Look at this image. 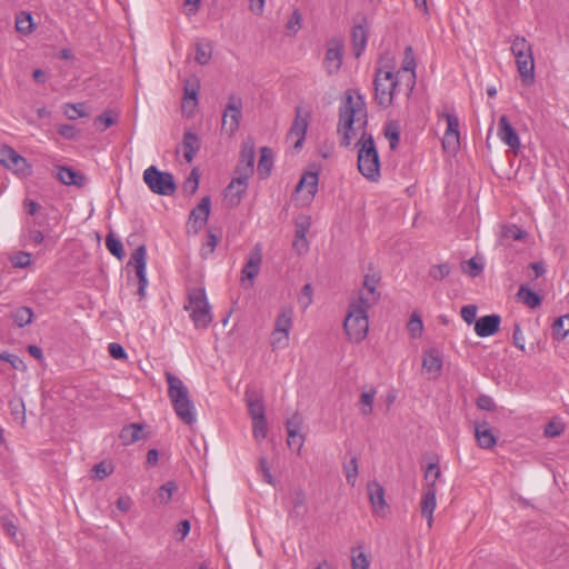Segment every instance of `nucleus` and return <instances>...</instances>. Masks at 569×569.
<instances>
[{"instance_id": "1", "label": "nucleus", "mask_w": 569, "mask_h": 569, "mask_svg": "<svg viewBox=\"0 0 569 569\" xmlns=\"http://www.w3.org/2000/svg\"><path fill=\"white\" fill-rule=\"evenodd\" d=\"M367 126L368 111L363 96L357 91H347L339 107L337 132L340 146L350 147L357 131H361L356 143L358 170L366 179L377 182L381 176L380 158L372 134L366 131Z\"/></svg>"}, {"instance_id": "2", "label": "nucleus", "mask_w": 569, "mask_h": 569, "mask_svg": "<svg viewBox=\"0 0 569 569\" xmlns=\"http://www.w3.org/2000/svg\"><path fill=\"white\" fill-rule=\"evenodd\" d=\"M375 100L381 108H388L392 104L397 94L405 93L407 97L413 91L412 76L408 73L397 74L386 68H379L376 71L375 80Z\"/></svg>"}, {"instance_id": "3", "label": "nucleus", "mask_w": 569, "mask_h": 569, "mask_svg": "<svg viewBox=\"0 0 569 569\" xmlns=\"http://www.w3.org/2000/svg\"><path fill=\"white\" fill-rule=\"evenodd\" d=\"M372 306H366L358 300H353L349 303L343 328L351 341L360 342L367 337L369 330L368 310Z\"/></svg>"}, {"instance_id": "4", "label": "nucleus", "mask_w": 569, "mask_h": 569, "mask_svg": "<svg viewBox=\"0 0 569 569\" xmlns=\"http://www.w3.org/2000/svg\"><path fill=\"white\" fill-rule=\"evenodd\" d=\"M184 308L190 310V318L197 328H206L212 321V315L204 289L190 291L188 305H186Z\"/></svg>"}, {"instance_id": "5", "label": "nucleus", "mask_w": 569, "mask_h": 569, "mask_svg": "<svg viewBox=\"0 0 569 569\" xmlns=\"http://www.w3.org/2000/svg\"><path fill=\"white\" fill-rule=\"evenodd\" d=\"M143 181L149 189L160 196H171L177 186L170 172L160 171L156 166H150L143 172Z\"/></svg>"}, {"instance_id": "6", "label": "nucleus", "mask_w": 569, "mask_h": 569, "mask_svg": "<svg viewBox=\"0 0 569 569\" xmlns=\"http://www.w3.org/2000/svg\"><path fill=\"white\" fill-rule=\"evenodd\" d=\"M242 116V100L241 98L230 94L228 103L222 113L221 130L228 136L234 134L239 129L240 120Z\"/></svg>"}, {"instance_id": "7", "label": "nucleus", "mask_w": 569, "mask_h": 569, "mask_svg": "<svg viewBox=\"0 0 569 569\" xmlns=\"http://www.w3.org/2000/svg\"><path fill=\"white\" fill-rule=\"evenodd\" d=\"M438 117L443 118L447 123L442 138V148L446 152L455 154L460 147L459 118L455 112H442Z\"/></svg>"}, {"instance_id": "8", "label": "nucleus", "mask_w": 569, "mask_h": 569, "mask_svg": "<svg viewBox=\"0 0 569 569\" xmlns=\"http://www.w3.org/2000/svg\"><path fill=\"white\" fill-rule=\"evenodd\" d=\"M256 146L251 138L242 142L239 163L236 168V174H242L250 178L254 170Z\"/></svg>"}, {"instance_id": "9", "label": "nucleus", "mask_w": 569, "mask_h": 569, "mask_svg": "<svg viewBox=\"0 0 569 569\" xmlns=\"http://www.w3.org/2000/svg\"><path fill=\"white\" fill-rule=\"evenodd\" d=\"M262 262L261 248L257 244L250 252L241 270V281L246 288H251L254 278L259 274Z\"/></svg>"}, {"instance_id": "10", "label": "nucleus", "mask_w": 569, "mask_h": 569, "mask_svg": "<svg viewBox=\"0 0 569 569\" xmlns=\"http://www.w3.org/2000/svg\"><path fill=\"white\" fill-rule=\"evenodd\" d=\"M343 43L341 40L329 41L323 60V67L329 74L337 73L342 66Z\"/></svg>"}, {"instance_id": "11", "label": "nucleus", "mask_w": 569, "mask_h": 569, "mask_svg": "<svg viewBox=\"0 0 569 569\" xmlns=\"http://www.w3.org/2000/svg\"><path fill=\"white\" fill-rule=\"evenodd\" d=\"M499 139L507 144L513 152H518L520 149V139L516 129L511 126L507 116H501L498 122Z\"/></svg>"}, {"instance_id": "12", "label": "nucleus", "mask_w": 569, "mask_h": 569, "mask_svg": "<svg viewBox=\"0 0 569 569\" xmlns=\"http://www.w3.org/2000/svg\"><path fill=\"white\" fill-rule=\"evenodd\" d=\"M380 278L377 274H366L363 279V288L359 291L358 300L366 306H375L380 298V293L377 291V286Z\"/></svg>"}, {"instance_id": "13", "label": "nucleus", "mask_w": 569, "mask_h": 569, "mask_svg": "<svg viewBox=\"0 0 569 569\" xmlns=\"http://www.w3.org/2000/svg\"><path fill=\"white\" fill-rule=\"evenodd\" d=\"M367 491L373 513L381 517L386 516L388 505L385 498L383 487L378 481L373 480L367 485Z\"/></svg>"}, {"instance_id": "14", "label": "nucleus", "mask_w": 569, "mask_h": 569, "mask_svg": "<svg viewBox=\"0 0 569 569\" xmlns=\"http://www.w3.org/2000/svg\"><path fill=\"white\" fill-rule=\"evenodd\" d=\"M513 56L522 82L526 84L532 83L535 80V60L532 50L516 53Z\"/></svg>"}, {"instance_id": "15", "label": "nucleus", "mask_w": 569, "mask_h": 569, "mask_svg": "<svg viewBox=\"0 0 569 569\" xmlns=\"http://www.w3.org/2000/svg\"><path fill=\"white\" fill-rule=\"evenodd\" d=\"M132 266L136 270L139 286L147 287L148 280L146 274L147 267V248L144 244L139 246L130 257L128 267Z\"/></svg>"}, {"instance_id": "16", "label": "nucleus", "mask_w": 569, "mask_h": 569, "mask_svg": "<svg viewBox=\"0 0 569 569\" xmlns=\"http://www.w3.org/2000/svg\"><path fill=\"white\" fill-rule=\"evenodd\" d=\"M211 199L203 197L200 203L189 214V222L192 223L194 232H198L208 221L210 214Z\"/></svg>"}, {"instance_id": "17", "label": "nucleus", "mask_w": 569, "mask_h": 569, "mask_svg": "<svg viewBox=\"0 0 569 569\" xmlns=\"http://www.w3.org/2000/svg\"><path fill=\"white\" fill-rule=\"evenodd\" d=\"M166 380L168 382V396L172 405L190 398L188 388L179 377L166 372Z\"/></svg>"}, {"instance_id": "18", "label": "nucleus", "mask_w": 569, "mask_h": 569, "mask_svg": "<svg viewBox=\"0 0 569 569\" xmlns=\"http://www.w3.org/2000/svg\"><path fill=\"white\" fill-rule=\"evenodd\" d=\"M307 129L308 119L307 117L301 116V109L298 107L296 109V118L288 133V139H296L293 143L296 149L301 148L306 138Z\"/></svg>"}, {"instance_id": "19", "label": "nucleus", "mask_w": 569, "mask_h": 569, "mask_svg": "<svg viewBox=\"0 0 569 569\" xmlns=\"http://www.w3.org/2000/svg\"><path fill=\"white\" fill-rule=\"evenodd\" d=\"M501 318L499 315H488L477 319L475 332L481 338L495 335L500 327Z\"/></svg>"}, {"instance_id": "20", "label": "nucleus", "mask_w": 569, "mask_h": 569, "mask_svg": "<svg viewBox=\"0 0 569 569\" xmlns=\"http://www.w3.org/2000/svg\"><path fill=\"white\" fill-rule=\"evenodd\" d=\"M248 177L236 174L226 189V198L231 206H237L248 187Z\"/></svg>"}, {"instance_id": "21", "label": "nucleus", "mask_w": 569, "mask_h": 569, "mask_svg": "<svg viewBox=\"0 0 569 569\" xmlns=\"http://www.w3.org/2000/svg\"><path fill=\"white\" fill-rule=\"evenodd\" d=\"M57 179L66 186L84 187L87 178L79 171H76L71 167L59 166L57 167Z\"/></svg>"}, {"instance_id": "22", "label": "nucleus", "mask_w": 569, "mask_h": 569, "mask_svg": "<svg viewBox=\"0 0 569 569\" xmlns=\"http://www.w3.org/2000/svg\"><path fill=\"white\" fill-rule=\"evenodd\" d=\"M248 412L251 419L264 418L266 409L263 397L256 390H247L244 395Z\"/></svg>"}, {"instance_id": "23", "label": "nucleus", "mask_w": 569, "mask_h": 569, "mask_svg": "<svg viewBox=\"0 0 569 569\" xmlns=\"http://www.w3.org/2000/svg\"><path fill=\"white\" fill-rule=\"evenodd\" d=\"M0 153H9V158H0V161L8 168L19 173H27L29 164L27 160L10 147H4Z\"/></svg>"}, {"instance_id": "24", "label": "nucleus", "mask_w": 569, "mask_h": 569, "mask_svg": "<svg viewBox=\"0 0 569 569\" xmlns=\"http://www.w3.org/2000/svg\"><path fill=\"white\" fill-rule=\"evenodd\" d=\"M437 490H425L420 501L421 516L427 519L428 527L431 528L433 522V511L437 507Z\"/></svg>"}, {"instance_id": "25", "label": "nucleus", "mask_w": 569, "mask_h": 569, "mask_svg": "<svg viewBox=\"0 0 569 569\" xmlns=\"http://www.w3.org/2000/svg\"><path fill=\"white\" fill-rule=\"evenodd\" d=\"M183 150L184 160L190 163L194 159L196 154L200 150L201 142L199 137L192 132L191 130H187L183 134V140L181 143Z\"/></svg>"}, {"instance_id": "26", "label": "nucleus", "mask_w": 569, "mask_h": 569, "mask_svg": "<svg viewBox=\"0 0 569 569\" xmlns=\"http://www.w3.org/2000/svg\"><path fill=\"white\" fill-rule=\"evenodd\" d=\"M475 437L478 446L482 449H491L497 443V438L487 422L475 426Z\"/></svg>"}, {"instance_id": "27", "label": "nucleus", "mask_w": 569, "mask_h": 569, "mask_svg": "<svg viewBox=\"0 0 569 569\" xmlns=\"http://www.w3.org/2000/svg\"><path fill=\"white\" fill-rule=\"evenodd\" d=\"M178 418L186 425H192L197 421L196 408L190 398L172 405Z\"/></svg>"}, {"instance_id": "28", "label": "nucleus", "mask_w": 569, "mask_h": 569, "mask_svg": "<svg viewBox=\"0 0 569 569\" xmlns=\"http://www.w3.org/2000/svg\"><path fill=\"white\" fill-rule=\"evenodd\" d=\"M143 425L141 423H130L124 426L119 435V438L124 446L132 445L138 440L143 438Z\"/></svg>"}, {"instance_id": "29", "label": "nucleus", "mask_w": 569, "mask_h": 569, "mask_svg": "<svg viewBox=\"0 0 569 569\" xmlns=\"http://www.w3.org/2000/svg\"><path fill=\"white\" fill-rule=\"evenodd\" d=\"M422 367L428 372L438 376L442 368V359L438 350L426 351L422 359Z\"/></svg>"}, {"instance_id": "30", "label": "nucleus", "mask_w": 569, "mask_h": 569, "mask_svg": "<svg viewBox=\"0 0 569 569\" xmlns=\"http://www.w3.org/2000/svg\"><path fill=\"white\" fill-rule=\"evenodd\" d=\"M318 173L306 172L302 174L299 183L297 184V191H307L310 198H313L318 191Z\"/></svg>"}, {"instance_id": "31", "label": "nucleus", "mask_w": 569, "mask_h": 569, "mask_svg": "<svg viewBox=\"0 0 569 569\" xmlns=\"http://www.w3.org/2000/svg\"><path fill=\"white\" fill-rule=\"evenodd\" d=\"M352 44L355 50V56L359 57L366 48L368 41V33L363 26L357 24L352 28Z\"/></svg>"}, {"instance_id": "32", "label": "nucleus", "mask_w": 569, "mask_h": 569, "mask_svg": "<svg viewBox=\"0 0 569 569\" xmlns=\"http://www.w3.org/2000/svg\"><path fill=\"white\" fill-rule=\"evenodd\" d=\"M416 58L413 54V50L411 47H407L405 49V57L402 61V67L398 71L397 74L408 73L412 76V88L416 86Z\"/></svg>"}, {"instance_id": "33", "label": "nucleus", "mask_w": 569, "mask_h": 569, "mask_svg": "<svg viewBox=\"0 0 569 569\" xmlns=\"http://www.w3.org/2000/svg\"><path fill=\"white\" fill-rule=\"evenodd\" d=\"M273 164L272 152L268 147H263L260 150V159L258 162V173L260 178L264 179L270 174Z\"/></svg>"}, {"instance_id": "34", "label": "nucleus", "mask_w": 569, "mask_h": 569, "mask_svg": "<svg viewBox=\"0 0 569 569\" xmlns=\"http://www.w3.org/2000/svg\"><path fill=\"white\" fill-rule=\"evenodd\" d=\"M517 296L519 300L529 308L535 309L541 305L540 296L528 288L526 284L520 286Z\"/></svg>"}, {"instance_id": "35", "label": "nucleus", "mask_w": 569, "mask_h": 569, "mask_svg": "<svg viewBox=\"0 0 569 569\" xmlns=\"http://www.w3.org/2000/svg\"><path fill=\"white\" fill-rule=\"evenodd\" d=\"M441 476L438 462H431L425 470V490H437L436 483Z\"/></svg>"}, {"instance_id": "36", "label": "nucleus", "mask_w": 569, "mask_h": 569, "mask_svg": "<svg viewBox=\"0 0 569 569\" xmlns=\"http://www.w3.org/2000/svg\"><path fill=\"white\" fill-rule=\"evenodd\" d=\"M552 336L557 340H563L569 333V315L557 318L552 326Z\"/></svg>"}, {"instance_id": "37", "label": "nucleus", "mask_w": 569, "mask_h": 569, "mask_svg": "<svg viewBox=\"0 0 569 569\" xmlns=\"http://www.w3.org/2000/svg\"><path fill=\"white\" fill-rule=\"evenodd\" d=\"M33 18L30 12L21 11L16 17V29L18 32L29 34L33 31Z\"/></svg>"}, {"instance_id": "38", "label": "nucleus", "mask_w": 569, "mask_h": 569, "mask_svg": "<svg viewBox=\"0 0 569 569\" xmlns=\"http://www.w3.org/2000/svg\"><path fill=\"white\" fill-rule=\"evenodd\" d=\"M199 84L197 82H187L184 86V96H183V104L182 108L186 110L190 108V111L197 106V96H198Z\"/></svg>"}, {"instance_id": "39", "label": "nucleus", "mask_w": 569, "mask_h": 569, "mask_svg": "<svg viewBox=\"0 0 569 569\" xmlns=\"http://www.w3.org/2000/svg\"><path fill=\"white\" fill-rule=\"evenodd\" d=\"M11 318L18 327L22 328L31 323L33 319V311L29 307H19L14 311H12Z\"/></svg>"}, {"instance_id": "40", "label": "nucleus", "mask_w": 569, "mask_h": 569, "mask_svg": "<svg viewBox=\"0 0 569 569\" xmlns=\"http://www.w3.org/2000/svg\"><path fill=\"white\" fill-rule=\"evenodd\" d=\"M292 313L291 309H282L276 319L274 330L290 333L292 328Z\"/></svg>"}, {"instance_id": "41", "label": "nucleus", "mask_w": 569, "mask_h": 569, "mask_svg": "<svg viewBox=\"0 0 569 569\" xmlns=\"http://www.w3.org/2000/svg\"><path fill=\"white\" fill-rule=\"evenodd\" d=\"M211 54H212V47L209 42L198 41L196 43L194 60L199 64H201V66L207 64L211 59Z\"/></svg>"}, {"instance_id": "42", "label": "nucleus", "mask_w": 569, "mask_h": 569, "mask_svg": "<svg viewBox=\"0 0 569 569\" xmlns=\"http://www.w3.org/2000/svg\"><path fill=\"white\" fill-rule=\"evenodd\" d=\"M177 489L178 487L174 481H168L164 485H162L158 490V502L162 505L168 503L171 500L173 493L177 491Z\"/></svg>"}, {"instance_id": "43", "label": "nucleus", "mask_w": 569, "mask_h": 569, "mask_svg": "<svg viewBox=\"0 0 569 569\" xmlns=\"http://www.w3.org/2000/svg\"><path fill=\"white\" fill-rule=\"evenodd\" d=\"M376 397V390L371 388L368 391H363L360 396V411L363 416L372 413V406Z\"/></svg>"}, {"instance_id": "44", "label": "nucleus", "mask_w": 569, "mask_h": 569, "mask_svg": "<svg viewBox=\"0 0 569 569\" xmlns=\"http://www.w3.org/2000/svg\"><path fill=\"white\" fill-rule=\"evenodd\" d=\"M385 136L389 140L390 149H397L400 141L399 126L395 122H390L385 128Z\"/></svg>"}, {"instance_id": "45", "label": "nucleus", "mask_w": 569, "mask_h": 569, "mask_svg": "<svg viewBox=\"0 0 569 569\" xmlns=\"http://www.w3.org/2000/svg\"><path fill=\"white\" fill-rule=\"evenodd\" d=\"M106 246L110 253H112L118 259H121L124 254L123 252V246L120 240H118L112 232H110L106 237Z\"/></svg>"}, {"instance_id": "46", "label": "nucleus", "mask_w": 569, "mask_h": 569, "mask_svg": "<svg viewBox=\"0 0 569 569\" xmlns=\"http://www.w3.org/2000/svg\"><path fill=\"white\" fill-rule=\"evenodd\" d=\"M347 482L355 487L358 477V459L352 457L351 460L343 467Z\"/></svg>"}, {"instance_id": "47", "label": "nucleus", "mask_w": 569, "mask_h": 569, "mask_svg": "<svg viewBox=\"0 0 569 569\" xmlns=\"http://www.w3.org/2000/svg\"><path fill=\"white\" fill-rule=\"evenodd\" d=\"M64 114L70 120H76L78 118L86 117L87 113L84 111V104L83 103H66Z\"/></svg>"}, {"instance_id": "48", "label": "nucleus", "mask_w": 569, "mask_h": 569, "mask_svg": "<svg viewBox=\"0 0 569 569\" xmlns=\"http://www.w3.org/2000/svg\"><path fill=\"white\" fill-rule=\"evenodd\" d=\"M308 230V226L305 223H297L296 224V240L293 241V247L297 250H307V239L306 233Z\"/></svg>"}, {"instance_id": "49", "label": "nucleus", "mask_w": 569, "mask_h": 569, "mask_svg": "<svg viewBox=\"0 0 569 569\" xmlns=\"http://www.w3.org/2000/svg\"><path fill=\"white\" fill-rule=\"evenodd\" d=\"M358 550H360V548H353L351 550V552H352V556H351L352 569H368L369 560H368L367 556L361 551L357 552Z\"/></svg>"}, {"instance_id": "50", "label": "nucleus", "mask_w": 569, "mask_h": 569, "mask_svg": "<svg viewBox=\"0 0 569 569\" xmlns=\"http://www.w3.org/2000/svg\"><path fill=\"white\" fill-rule=\"evenodd\" d=\"M267 430H268V423H267L266 417L252 419V435H253L254 439H257V440L264 439L267 436Z\"/></svg>"}, {"instance_id": "51", "label": "nucleus", "mask_w": 569, "mask_h": 569, "mask_svg": "<svg viewBox=\"0 0 569 569\" xmlns=\"http://www.w3.org/2000/svg\"><path fill=\"white\" fill-rule=\"evenodd\" d=\"M290 503L296 512L306 505V492L302 488H295L290 492Z\"/></svg>"}, {"instance_id": "52", "label": "nucleus", "mask_w": 569, "mask_h": 569, "mask_svg": "<svg viewBox=\"0 0 569 569\" xmlns=\"http://www.w3.org/2000/svg\"><path fill=\"white\" fill-rule=\"evenodd\" d=\"M407 327L412 338L420 337L423 330V325L420 316L413 312L410 317Z\"/></svg>"}, {"instance_id": "53", "label": "nucleus", "mask_w": 569, "mask_h": 569, "mask_svg": "<svg viewBox=\"0 0 569 569\" xmlns=\"http://www.w3.org/2000/svg\"><path fill=\"white\" fill-rule=\"evenodd\" d=\"M118 120V113L113 110H106L100 116H98L94 120L96 123H102L103 128L101 129L104 131L109 127L113 126Z\"/></svg>"}, {"instance_id": "54", "label": "nucleus", "mask_w": 569, "mask_h": 569, "mask_svg": "<svg viewBox=\"0 0 569 569\" xmlns=\"http://www.w3.org/2000/svg\"><path fill=\"white\" fill-rule=\"evenodd\" d=\"M289 345V333L281 332L278 330L272 331L271 333V346L273 349H283Z\"/></svg>"}, {"instance_id": "55", "label": "nucleus", "mask_w": 569, "mask_h": 569, "mask_svg": "<svg viewBox=\"0 0 569 569\" xmlns=\"http://www.w3.org/2000/svg\"><path fill=\"white\" fill-rule=\"evenodd\" d=\"M451 271L449 263L435 264L429 270V276L437 281L446 278Z\"/></svg>"}, {"instance_id": "56", "label": "nucleus", "mask_w": 569, "mask_h": 569, "mask_svg": "<svg viewBox=\"0 0 569 569\" xmlns=\"http://www.w3.org/2000/svg\"><path fill=\"white\" fill-rule=\"evenodd\" d=\"M503 238L511 239L515 241L523 240L527 237V232L516 224L508 226L503 229Z\"/></svg>"}, {"instance_id": "57", "label": "nucleus", "mask_w": 569, "mask_h": 569, "mask_svg": "<svg viewBox=\"0 0 569 569\" xmlns=\"http://www.w3.org/2000/svg\"><path fill=\"white\" fill-rule=\"evenodd\" d=\"M288 433L287 443L288 446L296 450L297 452H300L303 443H305V436L300 433V431H290Z\"/></svg>"}, {"instance_id": "58", "label": "nucleus", "mask_w": 569, "mask_h": 569, "mask_svg": "<svg viewBox=\"0 0 569 569\" xmlns=\"http://www.w3.org/2000/svg\"><path fill=\"white\" fill-rule=\"evenodd\" d=\"M563 431L565 425L561 421L551 420L546 425L543 433L548 438H555L563 433Z\"/></svg>"}, {"instance_id": "59", "label": "nucleus", "mask_w": 569, "mask_h": 569, "mask_svg": "<svg viewBox=\"0 0 569 569\" xmlns=\"http://www.w3.org/2000/svg\"><path fill=\"white\" fill-rule=\"evenodd\" d=\"M217 244H218V237L216 234H213L212 232H209L207 241H206V243L202 244V248L200 251L201 257L208 258L210 254H212L213 251L216 250Z\"/></svg>"}, {"instance_id": "60", "label": "nucleus", "mask_w": 569, "mask_h": 569, "mask_svg": "<svg viewBox=\"0 0 569 569\" xmlns=\"http://www.w3.org/2000/svg\"><path fill=\"white\" fill-rule=\"evenodd\" d=\"M529 50H532V47L527 41V39L525 37H521V36L515 37V39L512 40V43H511L512 54L521 53L523 51H529Z\"/></svg>"}, {"instance_id": "61", "label": "nucleus", "mask_w": 569, "mask_h": 569, "mask_svg": "<svg viewBox=\"0 0 569 569\" xmlns=\"http://www.w3.org/2000/svg\"><path fill=\"white\" fill-rule=\"evenodd\" d=\"M259 469L260 471L262 472V476H263V480L270 485V486H274L276 485V481H274V478L271 473V468H270V465L267 460V458L264 457H261L259 459Z\"/></svg>"}, {"instance_id": "62", "label": "nucleus", "mask_w": 569, "mask_h": 569, "mask_svg": "<svg viewBox=\"0 0 569 569\" xmlns=\"http://www.w3.org/2000/svg\"><path fill=\"white\" fill-rule=\"evenodd\" d=\"M478 308L476 305H467L461 308L460 315L468 325L476 323Z\"/></svg>"}, {"instance_id": "63", "label": "nucleus", "mask_w": 569, "mask_h": 569, "mask_svg": "<svg viewBox=\"0 0 569 569\" xmlns=\"http://www.w3.org/2000/svg\"><path fill=\"white\" fill-rule=\"evenodd\" d=\"M92 470L96 473V477L98 479L102 480L103 478H106L107 476L112 473L113 466L109 462L101 461V462L97 463Z\"/></svg>"}, {"instance_id": "64", "label": "nucleus", "mask_w": 569, "mask_h": 569, "mask_svg": "<svg viewBox=\"0 0 569 569\" xmlns=\"http://www.w3.org/2000/svg\"><path fill=\"white\" fill-rule=\"evenodd\" d=\"M198 186H199V176H198L196 169H193L191 171L190 176L187 178V180L183 183V190L186 192H189L190 194H193L197 191Z\"/></svg>"}]
</instances>
